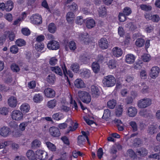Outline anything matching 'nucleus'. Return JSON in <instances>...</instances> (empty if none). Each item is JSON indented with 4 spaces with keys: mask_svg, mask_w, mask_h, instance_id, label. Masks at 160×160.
Here are the masks:
<instances>
[{
    "mask_svg": "<svg viewBox=\"0 0 160 160\" xmlns=\"http://www.w3.org/2000/svg\"><path fill=\"white\" fill-rule=\"evenodd\" d=\"M142 60L145 62H149L151 59L150 55L148 54H144L142 56Z\"/></svg>",
    "mask_w": 160,
    "mask_h": 160,
    "instance_id": "nucleus-48",
    "label": "nucleus"
},
{
    "mask_svg": "<svg viewBox=\"0 0 160 160\" xmlns=\"http://www.w3.org/2000/svg\"><path fill=\"white\" fill-rule=\"evenodd\" d=\"M160 72V69L157 66L152 67L151 69L150 76L153 79L155 78L158 75Z\"/></svg>",
    "mask_w": 160,
    "mask_h": 160,
    "instance_id": "nucleus-7",
    "label": "nucleus"
},
{
    "mask_svg": "<svg viewBox=\"0 0 160 160\" xmlns=\"http://www.w3.org/2000/svg\"><path fill=\"white\" fill-rule=\"evenodd\" d=\"M160 19V18L158 15L157 14L152 15L151 20L154 22H158Z\"/></svg>",
    "mask_w": 160,
    "mask_h": 160,
    "instance_id": "nucleus-63",
    "label": "nucleus"
},
{
    "mask_svg": "<svg viewBox=\"0 0 160 160\" xmlns=\"http://www.w3.org/2000/svg\"><path fill=\"white\" fill-rule=\"evenodd\" d=\"M126 15H125L122 12H120L118 15L119 19L120 22H123L125 21L126 19Z\"/></svg>",
    "mask_w": 160,
    "mask_h": 160,
    "instance_id": "nucleus-57",
    "label": "nucleus"
},
{
    "mask_svg": "<svg viewBox=\"0 0 160 160\" xmlns=\"http://www.w3.org/2000/svg\"><path fill=\"white\" fill-rule=\"evenodd\" d=\"M137 112V109L133 107H129L128 109V114L130 117H134Z\"/></svg>",
    "mask_w": 160,
    "mask_h": 160,
    "instance_id": "nucleus-16",
    "label": "nucleus"
},
{
    "mask_svg": "<svg viewBox=\"0 0 160 160\" xmlns=\"http://www.w3.org/2000/svg\"><path fill=\"white\" fill-rule=\"evenodd\" d=\"M10 50L12 53L16 54L18 52V49L16 45H13L11 47Z\"/></svg>",
    "mask_w": 160,
    "mask_h": 160,
    "instance_id": "nucleus-62",
    "label": "nucleus"
},
{
    "mask_svg": "<svg viewBox=\"0 0 160 160\" xmlns=\"http://www.w3.org/2000/svg\"><path fill=\"white\" fill-rule=\"evenodd\" d=\"M47 47L50 50H57L59 48V44L57 41L52 40L48 43Z\"/></svg>",
    "mask_w": 160,
    "mask_h": 160,
    "instance_id": "nucleus-6",
    "label": "nucleus"
},
{
    "mask_svg": "<svg viewBox=\"0 0 160 160\" xmlns=\"http://www.w3.org/2000/svg\"><path fill=\"white\" fill-rule=\"evenodd\" d=\"M62 69H63V74L65 76H66L68 74L70 77L72 78L73 77V75L72 73L70 71H68V72L67 71L66 67L65 64H64L63 67H62Z\"/></svg>",
    "mask_w": 160,
    "mask_h": 160,
    "instance_id": "nucleus-36",
    "label": "nucleus"
},
{
    "mask_svg": "<svg viewBox=\"0 0 160 160\" xmlns=\"http://www.w3.org/2000/svg\"><path fill=\"white\" fill-rule=\"evenodd\" d=\"M90 58V56L86 54L81 55L79 58V60L83 64H87Z\"/></svg>",
    "mask_w": 160,
    "mask_h": 160,
    "instance_id": "nucleus-15",
    "label": "nucleus"
},
{
    "mask_svg": "<svg viewBox=\"0 0 160 160\" xmlns=\"http://www.w3.org/2000/svg\"><path fill=\"white\" fill-rule=\"evenodd\" d=\"M145 43V41L143 39L139 38L136 41V45L139 47H142Z\"/></svg>",
    "mask_w": 160,
    "mask_h": 160,
    "instance_id": "nucleus-33",
    "label": "nucleus"
},
{
    "mask_svg": "<svg viewBox=\"0 0 160 160\" xmlns=\"http://www.w3.org/2000/svg\"><path fill=\"white\" fill-rule=\"evenodd\" d=\"M104 57L101 54H99L97 56L96 60L99 63H102L104 59Z\"/></svg>",
    "mask_w": 160,
    "mask_h": 160,
    "instance_id": "nucleus-64",
    "label": "nucleus"
},
{
    "mask_svg": "<svg viewBox=\"0 0 160 160\" xmlns=\"http://www.w3.org/2000/svg\"><path fill=\"white\" fill-rule=\"evenodd\" d=\"M22 32L24 35L28 36L30 34V30L27 28H23L22 29Z\"/></svg>",
    "mask_w": 160,
    "mask_h": 160,
    "instance_id": "nucleus-59",
    "label": "nucleus"
},
{
    "mask_svg": "<svg viewBox=\"0 0 160 160\" xmlns=\"http://www.w3.org/2000/svg\"><path fill=\"white\" fill-rule=\"evenodd\" d=\"M86 138L84 136L82 135L78 136V143L80 146H81L84 144L86 141Z\"/></svg>",
    "mask_w": 160,
    "mask_h": 160,
    "instance_id": "nucleus-31",
    "label": "nucleus"
},
{
    "mask_svg": "<svg viewBox=\"0 0 160 160\" xmlns=\"http://www.w3.org/2000/svg\"><path fill=\"white\" fill-rule=\"evenodd\" d=\"M92 67L93 72L95 73H98L100 70V67L98 63L96 62H93Z\"/></svg>",
    "mask_w": 160,
    "mask_h": 160,
    "instance_id": "nucleus-24",
    "label": "nucleus"
},
{
    "mask_svg": "<svg viewBox=\"0 0 160 160\" xmlns=\"http://www.w3.org/2000/svg\"><path fill=\"white\" fill-rule=\"evenodd\" d=\"M57 103V101L53 99L48 101L47 103V106L49 108H53L55 107Z\"/></svg>",
    "mask_w": 160,
    "mask_h": 160,
    "instance_id": "nucleus-38",
    "label": "nucleus"
},
{
    "mask_svg": "<svg viewBox=\"0 0 160 160\" xmlns=\"http://www.w3.org/2000/svg\"><path fill=\"white\" fill-rule=\"evenodd\" d=\"M75 86L78 88H82L85 87L83 81L81 79H77L74 81Z\"/></svg>",
    "mask_w": 160,
    "mask_h": 160,
    "instance_id": "nucleus-17",
    "label": "nucleus"
},
{
    "mask_svg": "<svg viewBox=\"0 0 160 160\" xmlns=\"http://www.w3.org/2000/svg\"><path fill=\"white\" fill-rule=\"evenodd\" d=\"M123 111L121 105L118 106V107L116 112V114L117 116L119 117L121 116Z\"/></svg>",
    "mask_w": 160,
    "mask_h": 160,
    "instance_id": "nucleus-52",
    "label": "nucleus"
},
{
    "mask_svg": "<svg viewBox=\"0 0 160 160\" xmlns=\"http://www.w3.org/2000/svg\"><path fill=\"white\" fill-rule=\"evenodd\" d=\"M42 99V96L39 94H35L33 98L34 101L36 102H39Z\"/></svg>",
    "mask_w": 160,
    "mask_h": 160,
    "instance_id": "nucleus-41",
    "label": "nucleus"
},
{
    "mask_svg": "<svg viewBox=\"0 0 160 160\" xmlns=\"http://www.w3.org/2000/svg\"><path fill=\"white\" fill-rule=\"evenodd\" d=\"M41 145V142L39 140L35 139L32 142L31 146L32 148H35L40 147Z\"/></svg>",
    "mask_w": 160,
    "mask_h": 160,
    "instance_id": "nucleus-35",
    "label": "nucleus"
},
{
    "mask_svg": "<svg viewBox=\"0 0 160 160\" xmlns=\"http://www.w3.org/2000/svg\"><path fill=\"white\" fill-rule=\"evenodd\" d=\"M16 44L19 46H22L26 44L25 41L22 39H19L16 41Z\"/></svg>",
    "mask_w": 160,
    "mask_h": 160,
    "instance_id": "nucleus-54",
    "label": "nucleus"
},
{
    "mask_svg": "<svg viewBox=\"0 0 160 160\" xmlns=\"http://www.w3.org/2000/svg\"><path fill=\"white\" fill-rule=\"evenodd\" d=\"M156 128L153 125H151L148 128V132L150 135H152L156 132Z\"/></svg>",
    "mask_w": 160,
    "mask_h": 160,
    "instance_id": "nucleus-51",
    "label": "nucleus"
},
{
    "mask_svg": "<svg viewBox=\"0 0 160 160\" xmlns=\"http://www.w3.org/2000/svg\"><path fill=\"white\" fill-rule=\"evenodd\" d=\"M135 57L132 54H128L126 56V61L128 63H132L135 60Z\"/></svg>",
    "mask_w": 160,
    "mask_h": 160,
    "instance_id": "nucleus-22",
    "label": "nucleus"
},
{
    "mask_svg": "<svg viewBox=\"0 0 160 160\" xmlns=\"http://www.w3.org/2000/svg\"><path fill=\"white\" fill-rule=\"evenodd\" d=\"M69 46L70 49L72 51H74L76 48V43L73 41H71L69 42Z\"/></svg>",
    "mask_w": 160,
    "mask_h": 160,
    "instance_id": "nucleus-61",
    "label": "nucleus"
},
{
    "mask_svg": "<svg viewBox=\"0 0 160 160\" xmlns=\"http://www.w3.org/2000/svg\"><path fill=\"white\" fill-rule=\"evenodd\" d=\"M116 62L114 60H110L108 63L109 68L110 69H113L116 67Z\"/></svg>",
    "mask_w": 160,
    "mask_h": 160,
    "instance_id": "nucleus-47",
    "label": "nucleus"
},
{
    "mask_svg": "<svg viewBox=\"0 0 160 160\" xmlns=\"http://www.w3.org/2000/svg\"><path fill=\"white\" fill-rule=\"evenodd\" d=\"M126 27L131 31H133L137 28L136 26L132 22H129L126 25Z\"/></svg>",
    "mask_w": 160,
    "mask_h": 160,
    "instance_id": "nucleus-43",
    "label": "nucleus"
},
{
    "mask_svg": "<svg viewBox=\"0 0 160 160\" xmlns=\"http://www.w3.org/2000/svg\"><path fill=\"white\" fill-rule=\"evenodd\" d=\"M8 110L6 107H2L0 108V114L3 115H6L8 114Z\"/></svg>",
    "mask_w": 160,
    "mask_h": 160,
    "instance_id": "nucleus-55",
    "label": "nucleus"
},
{
    "mask_svg": "<svg viewBox=\"0 0 160 160\" xmlns=\"http://www.w3.org/2000/svg\"><path fill=\"white\" fill-rule=\"evenodd\" d=\"M81 76L83 78H87L89 77L90 74V71L87 69L83 70L80 73Z\"/></svg>",
    "mask_w": 160,
    "mask_h": 160,
    "instance_id": "nucleus-30",
    "label": "nucleus"
},
{
    "mask_svg": "<svg viewBox=\"0 0 160 160\" xmlns=\"http://www.w3.org/2000/svg\"><path fill=\"white\" fill-rule=\"evenodd\" d=\"M30 106L27 103L22 104L20 107V110L24 113L28 112L30 109Z\"/></svg>",
    "mask_w": 160,
    "mask_h": 160,
    "instance_id": "nucleus-26",
    "label": "nucleus"
},
{
    "mask_svg": "<svg viewBox=\"0 0 160 160\" xmlns=\"http://www.w3.org/2000/svg\"><path fill=\"white\" fill-rule=\"evenodd\" d=\"M26 155L27 157L30 160H37L36 155L32 150H28Z\"/></svg>",
    "mask_w": 160,
    "mask_h": 160,
    "instance_id": "nucleus-18",
    "label": "nucleus"
},
{
    "mask_svg": "<svg viewBox=\"0 0 160 160\" xmlns=\"http://www.w3.org/2000/svg\"><path fill=\"white\" fill-rule=\"evenodd\" d=\"M10 132V128L8 127H3L0 129V134L3 137L8 136Z\"/></svg>",
    "mask_w": 160,
    "mask_h": 160,
    "instance_id": "nucleus-13",
    "label": "nucleus"
},
{
    "mask_svg": "<svg viewBox=\"0 0 160 160\" xmlns=\"http://www.w3.org/2000/svg\"><path fill=\"white\" fill-rule=\"evenodd\" d=\"M140 89H141V92L142 93H145L147 92L148 91V87L146 86L144 83H142L139 86Z\"/></svg>",
    "mask_w": 160,
    "mask_h": 160,
    "instance_id": "nucleus-39",
    "label": "nucleus"
},
{
    "mask_svg": "<svg viewBox=\"0 0 160 160\" xmlns=\"http://www.w3.org/2000/svg\"><path fill=\"white\" fill-rule=\"evenodd\" d=\"M37 155L38 156V158L40 160H45L48 158V154L45 151L39 150L37 152Z\"/></svg>",
    "mask_w": 160,
    "mask_h": 160,
    "instance_id": "nucleus-12",
    "label": "nucleus"
},
{
    "mask_svg": "<svg viewBox=\"0 0 160 160\" xmlns=\"http://www.w3.org/2000/svg\"><path fill=\"white\" fill-rule=\"evenodd\" d=\"M90 93L93 98H97L100 96L101 92L97 86L92 85L91 87Z\"/></svg>",
    "mask_w": 160,
    "mask_h": 160,
    "instance_id": "nucleus-5",
    "label": "nucleus"
},
{
    "mask_svg": "<svg viewBox=\"0 0 160 160\" xmlns=\"http://www.w3.org/2000/svg\"><path fill=\"white\" fill-rule=\"evenodd\" d=\"M48 30L49 31L52 33H54L56 30V27L54 23H50L48 26Z\"/></svg>",
    "mask_w": 160,
    "mask_h": 160,
    "instance_id": "nucleus-34",
    "label": "nucleus"
},
{
    "mask_svg": "<svg viewBox=\"0 0 160 160\" xmlns=\"http://www.w3.org/2000/svg\"><path fill=\"white\" fill-rule=\"evenodd\" d=\"M116 104V102L115 100L113 99L109 100L107 103L108 107L110 109H113Z\"/></svg>",
    "mask_w": 160,
    "mask_h": 160,
    "instance_id": "nucleus-37",
    "label": "nucleus"
},
{
    "mask_svg": "<svg viewBox=\"0 0 160 160\" xmlns=\"http://www.w3.org/2000/svg\"><path fill=\"white\" fill-rule=\"evenodd\" d=\"M11 117L12 119L17 121L21 120L23 118V114L19 110H14L11 113Z\"/></svg>",
    "mask_w": 160,
    "mask_h": 160,
    "instance_id": "nucleus-4",
    "label": "nucleus"
},
{
    "mask_svg": "<svg viewBox=\"0 0 160 160\" xmlns=\"http://www.w3.org/2000/svg\"><path fill=\"white\" fill-rule=\"evenodd\" d=\"M49 131L50 134L54 137H58L61 135L59 129L53 126L50 127Z\"/></svg>",
    "mask_w": 160,
    "mask_h": 160,
    "instance_id": "nucleus-8",
    "label": "nucleus"
},
{
    "mask_svg": "<svg viewBox=\"0 0 160 160\" xmlns=\"http://www.w3.org/2000/svg\"><path fill=\"white\" fill-rule=\"evenodd\" d=\"M88 37V34L86 35L82 34L80 37V39L81 41L83 42L85 44H87L88 43L89 41Z\"/></svg>",
    "mask_w": 160,
    "mask_h": 160,
    "instance_id": "nucleus-32",
    "label": "nucleus"
},
{
    "mask_svg": "<svg viewBox=\"0 0 160 160\" xmlns=\"http://www.w3.org/2000/svg\"><path fill=\"white\" fill-rule=\"evenodd\" d=\"M129 124L130 126L132 127L133 131L135 132L137 130V125L135 122L131 121L130 122Z\"/></svg>",
    "mask_w": 160,
    "mask_h": 160,
    "instance_id": "nucleus-58",
    "label": "nucleus"
},
{
    "mask_svg": "<svg viewBox=\"0 0 160 160\" xmlns=\"http://www.w3.org/2000/svg\"><path fill=\"white\" fill-rule=\"evenodd\" d=\"M75 22L77 24L81 25L84 22V20L82 16H78L76 18Z\"/></svg>",
    "mask_w": 160,
    "mask_h": 160,
    "instance_id": "nucleus-50",
    "label": "nucleus"
},
{
    "mask_svg": "<svg viewBox=\"0 0 160 160\" xmlns=\"http://www.w3.org/2000/svg\"><path fill=\"white\" fill-rule=\"evenodd\" d=\"M13 3L11 0L7 1L5 3V9L7 11L9 12L13 8Z\"/></svg>",
    "mask_w": 160,
    "mask_h": 160,
    "instance_id": "nucleus-21",
    "label": "nucleus"
},
{
    "mask_svg": "<svg viewBox=\"0 0 160 160\" xmlns=\"http://www.w3.org/2000/svg\"><path fill=\"white\" fill-rule=\"evenodd\" d=\"M99 46L102 49L107 48L108 46V42L105 38H102L98 41Z\"/></svg>",
    "mask_w": 160,
    "mask_h": 160,
    "instance_id": "nucleus-10",
    "label": "nucleus"
},
{
    "mask_svg": "<svg viewBox=\"0 0 160 160\" xmlns=\"http://www.w3.org/2000/svg\"><path fill=\"white\" fill-rule=\"evenodd\" d=\"M95 25V23L93 19H90L87 20L86 25L88 28H91L93 27Z\"/></svg>",
    "mask_w": 160,
    "mask_h": 160,
    "instance_id": "nucleus-25",
    "label": "nucleus"
},
{
    "mask_svg": "<svg viewBox=\"0 0 160 160\" xmlns=\"http://www.w3.org/2000/svg\"><path fill=\"white\" fill-rule=\"evenodd\" d=\"M112 52L114 56L117 57L121 56L122 54V51L121 49L117 47L113 49Z\"/></svg>",
    "mask_w": 160,
    "mask_h": 160,
    "instance_id": "nucleus-20",
    "label": "nucleus"
},
{
    "mask_svg": "<svg viewBox=\"0 0 160 160\" xmlns=\"http://www.w3.org/2000/svg\"><path fill=\"white\" fill-rule=\"evenodd\" d=\"M46 145L48 148V149L52 151H55L56 150V147L55 146L49 142H46Z\"/></svg>",
    "mask_w": 160,
    "mask_h": 160,
    "instance_id": "nucleus-40",
    "label": "nucleus"
},
{
    "mask_svg": "<svg viewBox=\"0 0 160 160\" xmlns=\"http://www.w3.org/2000/svg\"><path fill=\"white\" fill-rule=\"evenodd\" d=\"M80 99L83 102L88 104L91 101V97L89 93L84 91H79L78 92Z\"/></svg>",
    "mask_w": 160,
    "mask_h": 160,
    "instance_id": "nucleus-2",
    "label": "nucleus"
},
{
    "mask_svg": "<svg viewBox=\"0 0 160 160\" xmlns=\"http://www.w3.org/2000/svg\"><path fill=\"white\" fill-rule=\"evenodd\" d=\"M142 143V141L139 138H135L133 141V146L138 147Z\"/></svg>",
    "mask_w": 160,
    "mask_h": 160,
    "instance_id": "nucleus-42",
    "label": "nucleus"
},
{
    "mask_svg": "<svg viewBox=\"0 0 160 160\" xmlns=\"http://www.w3.org/2000/svg\"><path fill=\"white\" fill-rule=\"evenodd\" d=\"M132 11L131 8L129 7H126L123 9V14L127 16H129L132 13Z\"/></svg>",
    "mask_w": 160,
    "mask_h": 160,
    "instance_id": "nucleus-46",
    "label": "nucleus"
},
{
    "mask_svg": "<svg viewBox=\"0 0 160 160\" xmlns=\"http://www.w3.org/2000/svg\"><path fill=\"white\" fill-rule=\"evenodd\" d=\"M12 70L14 72H18L20 69L18 66L15 64H13L11 67Z\"/></svg>",
    "mask_w": 160,
    "mask_h": 160,
    "instance_id": "nucleus-60",
    "label": "nucleus"
},
{
    "mask_svg": "<svg viewBox=\"0 0 160 160\" xmlns=\"http://www.w3.org/2000/svg\"><path fill=\"white\" fill-rule=\"evenodd\" d=\"M56 80L55 75L51 74L48 75L47 79V81L50 84H53Z\"/></svg>",
    "mask_w": 160,
    "mask_h": 160,
    "instance_id": "nucleus-23",
    "label": "nucleus"
},
{
    "mask_svg": "<svg viewBox=\"0 0 160 160\" xmlns=\"http://www.w3.org/2000/svg\"><path fill=\"white\" fill-rule=\"evenodd\" d=\"M8 103L9 106L11 107L15 108L17 105V99L14 96H11L8 98Z\"/></svg>",
    "mask_w": 160,
    "mask_h": 160,
    "instance_id": "nucleus-14",
    "label": "nucleus"
},
{
    "mask_svg": "<svg viewBox=\"0 0 160 160\" xmlns=\"http://www.w3.org/2000/svg\"><path fill=\"white\" fill-rule=\"evenodd\" d=\"M31 19L32 23L36 24H40L42 22L41 16L38 14L33 15L32 18H31Z\"/></svg>",
    "mask_w": 160,
    "mask_h": 160,
    "instance_id": "nucleus-9",
    "label": "nucleus"
},
{
    "mask_svg": "<svg viewBox=\"0 0 160 160\" xmlns=\"http://www.w3.org/2000/svg\"><path fill=\"white\" fill-rule=\"evenodd\" d=\"M136 153L138 155L143 157L147 155L148 152L146 148H142L138 149Z\"/></svg>",
    "mask_w": 160,
    "mask_h": 160,
    "instance_id": "nucleus-19",
    "label": "nucleus"
},
{
    "mask_svg": "<svg viewBox=\"0 0 160 160\" xmlns=\"http://www.w3.org/2000/svg\"><path fill=\"white\" fill-rule=\"evenodd\" d=\"M51 69L56 74L60 76H62V70L61 68L58 67H51Z\"/></svg>",
    "mask_w": 160,
    "mask_h": 160,
    "instance_id": "nucleus-28",
    "label": "nucleus"
},
{
    "mask_svg": "<svg viewBox=\"0 0 160 160\" xmlns=\"http://www.w3.org/2000/svg\"><path fill=\"white\" fill-rule=\"evenodd\" d=\"M110 112L109 109H106L104 110V113L102 118H107L110 116Z\"/></svg>",
    "mask_w": 160,
    "mask_h": 160,
    "instance_id": "nucleus-56",
    "label": "nucleus"
},
{
    "mask_svg": "<svg viewBox=\"0 0 160 160\" xmlns=\"http://www.w3.org/2000/svg\"><path fill=\"white\" fill-rule=\"evenodd\" d=\"M45 95L48 98H53L55 95V92L52 89L50 88H47L44 91Z\"/></svg>",
    "mask_w": 160,
    "mask_h": 160,
    "instance_id": "nucleus-11",
    "label": "nucleus"
},
{
    "mask_svg": "<svg viewBox=\"0 0 160 160\" xmlns=\"http://www.w3.org/2000/svg\"><path fill=\"white\" fill-rule=\"evenodd\" d=\"M5 36H8L9 39L11 41L13 40L15 38L14 34L9 31H6L5 32Z\"/></svg>",
    "mask_w": 160,
    "mask_h": 160,
    "instance_id": "nucleus-49",
    "label": "nucleus"
},
{
    "mask_svg": "<svg viewBox=\"0 0 160 160\" xmlns=\"http://www.w3.org/2000/svg\"><path fill=\"white\" fill-rule=\"evenodd\" d=\"M74 18V14L73 13L71 12H68L66 15L67 20L69 23L73 21Z\"/></svg>",
    "mask_w": 160,
    "mask_h": 160,
    "instance_id": "nucleus-29",
    "label": "nucleus"
},
{
    "mask_svg": "<svg viewBox=\"0 0 160 160\" xmlns=\"http://www.w3.org/2000/svg\"><path fill=\"white\" fill-rule=\"evenodd\" d=\"M104 86L107 87L114 86L116 82L115 78L112 75L104 77L102 81Z\"/></svg>",
    "mask_w": 160,
    "mask_h": 160,
    "instance_id": "nucleus-1",
    "label": "nucleus"
},
{
    "mask_svg": "<svg viewBox=\"0 0 160 160\" xmlns=\"http://www.w3.org/2000/svg\"><path fill=\"white\" fill-rule=\"evenodd\" d=\"M140 7L142 10L146 11H150L152 8L151 6L146 4H141Z\"/></svg>",
    "mask_w": 160,
    "mask_h": 160,
    "instance_id": "nucleus-45",
    "label": "nucleus"
},
{
    "mask_svg": "<svg viewBox=\"0 0 160 160\" xmlns=\"http://www.w3.org/2000/svg\"><path fill=\"white\" fill-rule=\"evenodd\" d=\"M79 66L78 64L75 63L72 64L71 66V68L74 72L78 73L79 70Z\"/></svg>",
    "mask_w": 160,
    "mask_h": 160,
    "instance_id": "nucleus-27",
    "label": "nucleus"
},
{
    "mask_svg": "<svg viewBox=\"0 0 160 160\" xmlns=\"http://www.w3.org/2000/svg\"><path fill=\"white\" fill-rule=\"evenodd\" d=\"M44 48V45L42 43L38 42L35 46V48L38 51H41Z\"/></svg>",
    "mask_w": 160,
    "mask_h": 160,
    "instance_id": "nucleus-53",
    "label": "nucleus"
},
{
    "mask_svg": "<svg viewBox=\"0 0 160 160\" xmlns=\"http://www.w3.org/2000/svg\"><path fill=\"white\" fill-rule=\"evenodd\" d=\"M98 12L100 16H104L106 14V9L105 7L102 6L99 8Z\"/></svg>",
    "mask_w": 160,
    "mask_h": 160,
    "instance_id": "nucleus-44",
    "label": "nucleus"
},
{
    "mask_svg": "<svg viewBox=\"0 0 160 160\" xmlns=\"http://www.w3.org/2000/svg\"><path fill=\"white\" fill-rule=\"evenodd\" d=\"M151 100L149 98H144L139 100L138 102V107L141 108H145L151 105Z\"/></svg>",
    "mask_w": 160,
    "mask_h": 160,
    "instance_id": "nucleus-3",
    "label": "nucleus"
}]
</instances>
